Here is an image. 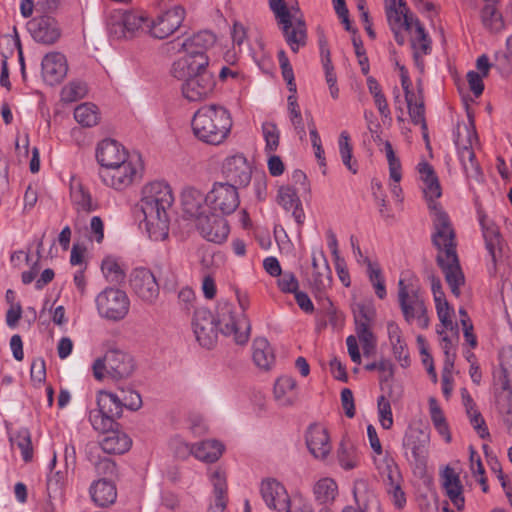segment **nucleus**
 <instances>
[{
	"instance_id": "f704fd0d",
	"label": "nucleus",
	"mask_w": 512,
	"mask_h": 512,
	"mask_svg": "<svg viewBox=\"0 0 512 512\" xmlns=\"http://www.w3.org/2000/svg\"><path fill=\"white\" fill-rule=\"evenodd\" d=\"M313 494L319 504L328 505L335 500L338 494V485L332 478H321L314 484Z\"/></svg>"
},
{
	"instance_id": "37998d69",
	"label": "nucleus",
	"mask_w": 512,
	"mask_h": 512,
	"mask_svg": "<svg viewBox=\"0 0 512 512\" xmlns=\"http://www.w3.org/2000/svg\"><path fill=\"white\" fill-rule=\"evenodd\" d=\"M437 333L441 337L440 346L443 350L445 359H444V367L445 370H452L454 368V363L456 359V351H457V343L459 340V335L455 336L454 339L450 338L444 331V329H437Z\"/></svg>"
},
{
	"instance_id": "7c9ffc66",
	"label": "nucleus",
	"mask_w": 512,
	"mask_h": 512,
	"mask_svg": "<svg viewBox=\"0 0 512 512\" xmlns=\"http://www.w3.org/2000/svg\"><path fill=\"white\" fill-rule=\"evenodd\" d=\"M210 480L213 485L214 501L210 504L208 512H225L227 506L225 473L220 469H216L211 473Z\"/></svg>"
},
{
	"instance_id": "8fccbe9b",
	"label": "nucleus",
	"mask_w": 512,
	"mask_h": 512,
	"mask_svg": "<svg viewBox=\"0 0 512 512\" xmlns=\"http://www.w3.org/2000/svg\"><path fill=\"white\" fill-rule=\"evenodd\" d=\"M87 93V84L83 81L75 80L62 88L61 99L64 102H75L84 98Z\"/></svg>"
},
{
	"instance_id": "ea45409f",
	"label": "nucleus",
	"mask_w": 512,
	"mask_h": 512,
	"mask_svg": "<svg viewBox=\"0 0 512 512\" xmlns=\"http://www.w3.org/2000/svg\"><path fill=\"white\" fill-rule=\"evenodd\" d=\"M253 361L262 369L268 370L274 362L273 350L265 338H257L253 342Z\"/></svg>"
},
{
	"instance_id": "a19ab883",
	"label": "nucleus",
	"mask_w": 512,
	"mask_h": 512,
	"mask_svg": "<svg viewBox=\"0 0 512 512\" xmlns=\"http://www.w3.org/2000/svg\"><path fill=\"white\" fill-rule=\"evenodd\" d=\"M377 469L383 478L385 487L403 482V478L400 469L390 455L386 454L382 460L376 462Z\"/></svg>"
},
{
	"instance_id": "423d86ee",
	"label": "nucleus",
	"mask_w": 512,
	"mask_h": 512,
	"mask_svg": "<svg viewBox=\"0 0 512 512\" xmlns=\"http://www.w3.org/2000/svg\"><path fill=\"white\" fill-rule=\"evenodd\" d=\"M92 370L97 380H103L105 373L112 379L120 380L133 374L135 362L130 354L119 349H109L103 357L94 361Z\"/></svg>"
},
{
	"instance_id": "4c0bfd02",
	"label": "nucleus",
	"mask_w": 512,
	"mask_h": 512,
	"mask_svg": "<svg viewBox=\"0 0 512 512\" xmlns=\"http://www.w3.org/2000/svg\"><path fill=\"white\" fill-rule=\"evenodd\" d=\"M323 259L322 267L313 271L310 284L318 295H322L332 284V271L323 251L319 252Z\"/></svg>"
},
{
	"instance_id": "dca6fc26",
	"label": "nucleus",
	"mask_w": 512,
	"mask_h": 512,
	"mask_svg": "<svg viewBox=\"0 0 512 512\" xmlns=\"http://www.w3.org/2000/svg\"><path fill=\"white\" fill-rule=\"evenodd\" d=\"M185 18V9L180 6L164 11L156 19H149L147 33L156 39H165L173 34L182 24Z\"/></svg>"
},
{
	"instance_id": "4be33fe9",
	"label": "nucleus",
	"mask_w": 512,
	"mask_h": 512,
	"mask_svg": "<svg viewBox=\"0 0 512 512\" xmlns=\"http://www.w3.org/2000/svg\"><path fill=\"white\" fill-rule=\"evenodd\" d=\"M27 29L32 38L41 44H54L61 36L58 22L51 16L33 18L27 23Z\"/></svg>"
},
{
	"instance_id": "b1692460",
	"label": "nucleus",
	"mask_w": 512,
	"mask_h": 512,
	"mask_svg": "<svg viewBox=\"0 0 512 512\" xmlns=\"http://www.w3.org/2000/svg\"><path fill=\"white\" fill-rule=\"evenodd\" d=\"M305 442L309 452L318 460H325L332 449L327 430L318 423L308 426Z\"/></svg>"
},
{
	"instance_id": "5fc2aeb1",
	"label": "nucleus",
	"mask_w": 512,
	"mask_h": 512,
	"mask_svg": "<svg viewBox=\"0 0 512 512\" xmlns=\"http://www.w3.org/2000/svg\"><path fill=\"white\" fill-rule=\"evenodd\" d=\"M413 98L414 97H410V99H405L407 102L411 121L415 125H421L422 130H427L424 103L422 100H420L419 102L415 101V103H413Z\"/></svg>"
},
{
	"instance_id": "4d7b16f0",
	"label": "nucleus",
	"mask_w": 512,
	"mask_h": 512,
	"mask_svg": "<svg viewBox=\"0 0 512 512\" xmlns=\"http://www.w3.org/2000/svg\"><path fill=\"white\" fill-rule=\"evenodd\" d=\"M73 198L79 211L89 213L97 209V204L93 202L91 194L83 187H80V189L73 194Z\"/></svg>"
},
{
	"instance_id": "052dcab7",
	"label": "nucleus",
	"mask_w": 512,
	"mask_h": 512,
	"mask_svg": "<svg viewBox=\"0 0 512 512\" xmlns=\"http://www.w3.org/2000/svg\"><path fill=\"white\" fill-rule=\"evenodd\" d=\"M94 468L99 476H103V478L106 479L107 477H112L117 473L116 463L108 457L99 458L94 462Z\"/></svg>"
},
{
	"instance_id": "de8ad7c7",
	"label": "nucleus",
	"mask_w": 512,
	"mask_h": 512,
	"mask_svg": "<svg viewBox=\"0 0 512 512\" xmlns=\"http://www.w3.org/2000/svg\"><path fill=\"white\" fill-rule=\"evenodd\" d=\"M101 270L107 279L111 283H121L125 279V272L113 257H106L101 264Z\"/></svg>"
},
{
	"instance_id": "774afa93",
	"label": "nucleus",
	"mask_w": 512,
	"mask_h": 512,
	"mask_svg": "<svg viewBox=\"0 0 512 512\" xmlns=\"http://www.w3.org/2000/svg\"><path fill=\"white\" fill-rule=\"evenodd\" d=\"M442 486L444 489L462 485L459 475L455 470L449 466H446L441 473Z\"/></svg>"
},
{
	"instance_id": "6e6d98bb",
	"label": "nucleus",
	"mask_w": 512,
	"mask_h": 512,
	"mask_svg": "<svg viewBox=\"0 0 512 512\" xmlns=\"http://www.w3.org/2000/svg\"><path fill=\"white\" fill-rule=\"evenodd\" d=\"M379 421L383 429H390L393 426V415L391 404L385 396H380L377 401Z\"/></svg>"
},
{
	"instance_id": "09e8293b",
	"label": "nucleus",
	"mask_w": 512,
	"mask_h": 512,
	"mask_svg": "<svg viewBox=\"0 0 512 512\" xmlns=\"http://www.w3.org/2000/svg\"><path fill=\"white\" fill-rule=\"evenodd\" d=\"M12 442L16 445L20 451L22 459L25 462H29L33 458V447L31 441V434L28 429L21 428L19 429L14 438H12Z\"/></svg>"
},
{
	"instance_id": "c756f323",
	"label": "nucleus",
	"mask_w": 512,
	"mask_h": 512,
	"mask_svg": "<svg viewBox=\"0 0 512 512\" xmlns=\"http://www.w3.org/2000/svg\"><path fill=\"white\" fill-rule=\"evenodd\" d=\"M160 200V210L170 209L174 202L171 187L164 181H154L145 185L142 189L141 199Z\"/></svg>"
},
{
	"instance_id": "bb28decb",
	"label": "nucleus",
	"mask_w": 512,
	"mask_h": 512,
	"mask_svg": "<svg viewBox=\"0 0 512 512\" xmlns=\"http://www.w3.org/2000/svg\"><path fill=\"white\" fill-rule=\"evenodd\" d=\"M353 496L358 512H382L379 499L366 480L354 482Z\"/></svg>"
},
{
	"instance_id": "5701e85b",
	"label": "nucleus",
	"mask_w": 512,
	"mask_h": 512,
	"mask_svg": "<svg viewBox=\"0 0 512 512\" xmlns=\"http://www.w3.org/2000/svg\"><path fill=\"white\" fill-rule=\"evenodd\" d=\"M181 204L183 213L195 223L200 217L207 214L210 210L207 194L204 195L200 190L195 187H185L181 193Z\"/></svg>"
},
{
	"instance_id": "69168bd1",
	"label": "nucleus",
	"mask_w": 512,
	"mask_h": 512,
	"mask_svg": "<svg viewBox=\"0 0 512 512\" xmlns=\"http://www.w3.org/2000/svg\"><path fill=\"white\" fill-rule=\"evenodd\" d=\"M447 497L453 504V506L458 510L462 511L465 507V498L463 495V485H458L455 487H450L444 489Z\"/></svg>"
},
{
	"instance_id": "ddd939ff",
	"label": "nucleus",
	"mask_w": 512,
	"mask_h": 512,
	"mask_svg": "<svg viewBox=\"0 0 512 512\" xmlns=\"http://www.w3.org/2000/svg\"><path fill=\"white\" fill-rule=\"evenodd\" d=\"M181 80L183 96L191 101H201L207 98L214 90L216 81L214 74L208 68L193 69Z\"/></svg>"
},
{
	"instance_id": "cd10ccee",
	"label": "nucleus",
	"mask_w": 512,
	"mask_h": 512,
	"mask_svg": "<svg viewBox=\"0 0 512 512\" xmlns=\"http://www.w3.org/2000/svg\"><path fill=\"white\" fill-rule=\"evenodd\" d=\"M89 493L92 501L99 507H107L113 504L117 498L115 484L106 478L93 481Z\"/></svg>"
},
{
	"instance_id": "c03bdc74",
	"label": "nucleus",
	"mask_w": 512,
	"mask_h": 512,
	"mask_svg": "<svg viewBox=\"0 0 512 512\" xmlns=\"http://www.w3.org/2000/svg\"><path fill=\"white\" fill-rule=\"evenodd\" d=\"M74 119L83 127H92L99 121V112L96 105L82 103L74 110Z\"/></svg>"
},
{
	"instance_id": "412c9836",
	"label": "nucleus",
	"mask_w": 512,
	"mask_h": 512,
	"mask_svg": "<svg viewBox=\"0 0 512 512\" xmlns=\"http://www.w3.org/2000/svg\"><path fill=\"white\" fill-rule=\"evenodd\" d=\"M260 493L269 509L277 512L289 511L290 497L284 485L274 478H267L261 482Z\"/></svg>"
},
{
	"instance_id": "a878e982",
	"label": "nucleus",
	"mask_w": 512,
	"mask_h": 512,
	"mask_svg": "<svg viewBox=\"0 0 512 512\" xmlns=\"http://www.w3.org/2000/svg\"><path fill=\"white\" fill-rule=\"evenodd\" d=\"M129 157L125 148L113 139L101 141L96 149V158L101 168H109L121 164V162L128 160Z\"/></svg>"
},
{
	"instance_id": "f3484780",
	"label": "nucleus",
	"mask_w": 512,
	"mask_h": 512,
	"mask_svg": "<svg viewBox=\"0 0 512 512\" xmlns=\"http://www.w3.org/2000/svg\"><path fill=\"white\" fill-rule=\"evenodd\" d=\"M274 15L277 23L281 26L284 38L294 53H297L300 47L306 45V26L304 21L298 20L295 27L292 24V16L289 9L283 7L275 8Z\"/></svg>"
},
{
	"instance_id": "680f3d73",
	"label": "nucleus",
	"mask_w": 512,
	"mask_h": 512,
	"mask_svg": "<svg viewBox=\"0 0 512 512\" xmlns=\"http://www.w3.org/2000/svg\"><path fill=\"white\" fill-rule=\"evenodd\" d=\"M387 494L391 498L397 509H402L406 504L405 492L402 489V482H398L385 487Z\"/></svg>"
},
{
	"instance_id": "4468645a",
	"label": "nucleus",
	"mask_w": 512,
	"mask_h": 512,
	"mask_svg": "<svg viewBox=\"0 0 512 512\" xmlns=\"http://www.w3.org/2000/svg\"><path fill=\"white\" fill-rule=\"evenodd\" d=\"M149 18L142 12L125 11L108 23L109 34L116 39H132L140 32L147 33Z\"/></svg>"
},
{
	"instance_id": "6e6552de",
	"label": "nucleus",
	"mask_w": 512,
	"mask_h": 512,
	"mask_svg": "<svg viewBox=\"0 0 512 512\" xmlns=\"http://www.w3.org/2000/svg\"><path fill=\"white\" fill-rule=\"evenodd\" d=\"M96 402L98 408L89 412V421L96 431L108 432L122 416L120 399L117 393L100 390Z\"/></svg>"
},
{
	"instance_id": "c85d7f7f",
	"label": "nucleus",
	"mask_w": 512,
	"mask_h": 512,
	"mask_svg": "<svg viewBox=\"0 0 512 512\" xmlns=\"http://www.w3.org/2000/svg\"><path fill=\"white\" fill-rule=\"evenodd\" d=\"M479 223L482 229L485 247L491 256L492 262L495 265L498 255L501 253V235L497 225L489 220L485 215L479 217Z\"/></svg>"
},
{
	"instance_id": "f257e3e1",
	"label": "nucleus",
	"mask_w": 512,
	"mask_h": 512,
	"mask_svg": "<svg viewBox=\"0 0 512 512\" xmlns=\"http://www.w3.org/2000/svg\"><path fill=\"white\" fill-rule=\"evenodd\" d=\"M432 243L439 251L436 261L451 293L455 297H460L461 288L465 285V276L456 252L455 233L447 213L437 212Z\"/></svg>"
},
{
	"instance_id": "3c124183",
	"label": "nucleus",
	"mask_w": 512,
	"mask_h": 512,
	"mask_svg": "<svg viewBox=\"0 0 512 512\" xmlns=\"http://www.w3.org/2000/svg\"><path fill=\"white\" fill-rule=\"evenodd\" d=\"M118 398L120 399L121 409L127 408L131 411H137L142 407V398L138 392L130 388L120 387Z\"/></svg>"
},
{
	"instance_id": "0e129e2a",
	"label": "nucleus",
	"mask_w": 512,
	"mask_h": 512,
	"mask_svg": "<svg viewBox=\"0 0 512 512\" xmlns=\"http://www.w3.org/2000/svg\"><path fill=\"white\" fill-rule=\"evenodd\" d=\"M470 419V423L473 428L476 430L477 434L480 438L485 439L489 436L488 428L485 424V420L482 417L481 413L476 409L471 411V413H467Z\"/></svg>"
},
{
	"instance_id": "20e7f679",
	"label": "nucleus",
	"mask_w": 512,
	"mask_h": 512,
	"mask_svg": "<svg viewBox=\"0 0 512 512\" xmlns=\"http://www.w3.org/2000/svg\"><path fill=\"white\" fill-rule=\"evenodd\" d=\"M398 303L404 320L408 324L416 323L421 329L429 326V316L426 306L425 293L413 283L398 282Z\"/></svg>"
},
{
	"instance_id": "7ed1b4c3",
	"label": "nucleus",
	"mask_w": 512,
	"mask_h": 512,
	"mask_svg": "<svg viewBox=\"0 0 512 512\" xmlns=\"http://www.w3.org/2000/svg\"><path fill=\"white\" fill-rule=\"evenodd\" d=\"M215 42L216 36L208 30L199 31L186 38L178 49V52H184L185 55L172 63L171 75L176 79H182L188 74L189 69L208 68L210 60L207 51Z\"/></svg>"
},
{
	"instance_id": "a18cd8bd",
	"label": "nucleus",
	"mask_w": 512,
	"mask_h": 512,
	"mask_svg": "<svg viewBox=\"0 0 512 512\" xmlns=\"http://www.w3.org/2000/svg\"><path fill=\"white\" fill-rule=\"evenodd\" d=\"M339 154L343 164L349 171L356 174L358 171V165L356 161H352V144L350 142V135L347 131H342L338 139Z\"/></svg>"
},
{
	"instance_id": "13d9d810",
	"label": "nucleus",
	"mask_w": 512,
	"mask_h": 512,
	"mask_svg": "<svg viewBox=\"0 0 512 512\" xmlns=\"http://www.w3.org/2000/svg\"><path fill=\"white\" fill-rule=\"evenodd\" d=\"M170 448L174 455L179 459H186L190 455L194 456V444L190 445L180 436H176L170 440Z\"/></svg>"
},
{
	"instance_id": "49530a36",
	"label": "nucleus",
	"mask_w": 512,
	"mask_h": 512,
	"mask_svg": "<svg viewBox=\"0 0 512 512\" xmlns=\"http://www.w3.org/2000/svg\"><path fill=\"white\" fill-rule=\"evenodd\" d=\"M423 192H424L425 198L428 201V207L433 214V222H434L438 211H440L442 213H446L445 211H443L441 209L439 204L435 201V199L439 198L442 195V189H441L438 177L433 178V180L424 183Z\"/></svg>"
},
{
	"instance_id": "1a4fd4ad",
	"label": "nucleus",
	"mask_w": 512,
	"mask_h": 512,
	"mask_svg": "<svg viewBox=\"0 0 512 512\" xmlns=\"http://www.w3.org/2000/svg\"><path fill=\"white\" fill-rule=\"evenodd\" d=\"M143 169L140 155H131L128 160L111 166L101 168L99 176L102 182L115 190H123L130 186L134 180L140 177Z\"/></svg>"
},
{
	"instance_id": "39448f33",
	"label": "nucleus",
	"mask_w": 512,
	"mask_h": 512,
	"mask_svg": "<svg viewBox=\"0 0 512 512\" xmlns=\"http://www.w3.org/2000/svg\"><path fill=\"white\" fill-rule=\"evenodd\" d=\"M215 322L224 336H232L237 344H245L250 335V323L242 311L229 301L221 300L217 304Z\"/></svg>"
},
{
	"instance_id": "e2e57ef3",
	"label": "nucleus",
	"mask_w": 512,
	"mask_h": 512,
	"mask_svg": "<svg viewBox=\"0 0 512 512\" xmlns=\"http://www.w3.org/2000/svg\"><path fill=\"white\" fill-rule=\"evenodd\" d=\"M298 280L292 272H284L279 275L278 287L284 293H295L298 290Z\"/></svg>"
},
{
	"instance_id": "9b49d317",
	"label": "nucleus",
	"mask_w": 512,
	"mask_h": 512,
	"mask_svg": "<svg viewBox=\"0 0 512 512\" xmlns=\"http://www.w3.org/2000/svg\"><path fill=\"white\" fill-rule=\"evenodd\" d=\"M96 308L101 318L120 321L126 317L130 308V299L125 291L107 287L95 299Z\"/></svg>"
},
{
	"instance_id": "2eb2a0df",
	"label": "nucleus",
	"mask_w": 512,
	"mask_h": 512,
	"mask_svg": "<svg viewBox=\"0 0 512 512\" xmlns=\"http://www.w3.org/2000/svg\"><path fill=\"white\" fill-rule=\"evenodd\" d=\"M238 188L226 182H215L207 193L210 210L219 211L223 215L233 213L239 206Z\"/></svg>"
},
{
	"instance_id": "393cba45",
	"label": "nucleus",
	"mask_w": 512,
	"mask_h": 512,
	"mask_svg": "<svg viewBox=\"0 0 512 512\" xmlns=\"http://www.w3.org/2000/svg\"><path fill=\"white\" fill-rule=\"evenodd\" d=\"M41 67L44 81L51 86L59 84L68 71L66 57L60 52L46 54L42 60Z\"/></svg>"
},
{
	"instance_id": "a211bd4d",
	"label": "nucleus",
	"mask_w": 512,
	"mask_h": 512,
	"mask_svg": "<svg viewBox=\"0 0 512 512\" xmlns=\"http://www.w3.org/2000/svg\"><path fill=\"white\" fill-rule=\"evenodd\" d=\"M192 328L198 343L207 349H211L216 343L218 327L215 317L206 308H198L194 312Z\"/></svg>"
},
{
	"instance_id": "58836bf2",
	"label": "nucleus",
	"mask_w": 512,
	"mask_h": 512,
	"mask_svg": "<svg viewBox=\"0 0 512 512\" xmlns=\"http://www.w3.org/2000/svg\"><path fill=\"white\" fill-rule=\"evenodd\" d=\"M411 47L417 63L420 57L431 52V38L419 20H415V35L411 39Z\"/></svg>"
},
{
	"instance_id": "f8f14e48",
	"label": "nucleus",
	"mask_w": 512,
	"mask_h": 512,
	"mask_svg": "<svg viewBox=\"0 0 512 512\" xmlns=\"http://www.w3.org/2000/svg\"><path fill=\"white\" fill-rule=\"evenodd\" d=\"M159 202L160 200L152 198L140 200L146 231L149 238L154 241H163L169 234V209L161 211Z\"/></svg>"
},
{
	"instance_id": "aec40b11",
	"label": "nucleus",
	"mask_w": 512,
	"mask_h": 512,
	"mask_svg": "<svg viewBox=\"0 0 512 512\" xmlns=\"http://www.w3.org/2000/svg\"><path fill=\"white\" fill-rule=\"evenodd\" d=\"M195 224L201 236L209 242L221 244L229 235L227 220L212 211L200 217Z\"/></svg>"
},
{
	"instance_id": "0eeeda50",
	"label": "nucleus",
	"mask_w": 512,
	"mask_h": 512,
	"mask_svg": "<svg viewBox=\"0 0 512 512\" xmlns=\"http://www.w3.org/2000/svg\"><path fill=\"white\" fill-rule=\"evenodd\" d=\"M430 433L421 425L407 427L402 440L404 456L409 464L418 470H424L429 456Z\"/></svg>"
},
{
	"instance_id": "9d476101",
	"label": "nucleus",
	"mask_w": 512,
	"mask_h": 512,
	"mask_svg": "<svg viewBox=\"0 0 512 512\" xmlns=\"http://www.w3.org/2000/svg\"><path fill=\"white\" fill-rule=\"evenodd\" d=\"M132 295L145 305H154L160 296V285L151 269L136 267L128 276Z\"/></svg>"
},
{
	"instance_id": "e433bc0d",
	"label": "nucleus",
	"mask_w": 512,
	"mask_h": 512,
	"mask_svg": "<svg viewBox=\"0 0 512 512\" xmlns=\"http://www.w3.org/2000/svg\"><path fill=\"white\" fill-rule=\"evenodd\" d=\"M339 465L345 470H352L359 465L360 455L355 445L347 438H343L337 450Z\"/></svg>"
},
{
	"instance_id": "79ce46f5",
	"label": "nucleus",
	"mask_w": 512,
	"mask_h": 512,
	"mask_svg": "<svg viewBox=\"0 0 512 512\" xmlns=\"http://www.w3.org/2000/svg\"><path fill=\"white\" fill-rule=\"evenodd\" d=\"M481 21L485 28L491 32H499L504 28L502 14L494 3H487L481 10Z\"/></svg>"
},
{
	"instance_id": "864d4df0",
	"label": "nucleus",
	"mask_w": 512,
	"mask_h": 512,
	"mask_svg": "<svg viewBox=\"0 0 512 512\" xmlns=\"http://www.w3.org/2000/svg\"><path fill=\"white\" fill-rule=\"evenodd\" d=\"M277 202L283 209L290 211L300 201L297 192L290 186H281L278 189Z\"/></svg>"
},
{
	"instance_id": "bf43d9fd",
	"label": "nucleus",
	"mask_w": 512,
	"mask_h": 512,
	"mask_svg": "<svg viewBox=\"0 0 512 512\" xmlns=\"http://www.w3.org/2000/svg\"><path fill=\"white\" fill-rule=\"evenodd\" d=\"M354 322H373L375 309L373 305L366 303H356L353 308Z\"/></svg>"
},
{
	"instance_id": "2f4dec72",
	"label": "nucleus",
	"mask_w": 512,
	"mask_h": 512,
	"mask_svg": "<svg viewBox=\"0 0 512 512\" xmlns=\"http://www.w3.org/2000/svg\"><path fill=\"white\" fill-rule=\"evenodd\" d=\"M106 433L107 435L100 442L103 452L107 454H123L130 449L132 440L126 433L114 431L113 429Z\"/></svg>"
},
{
	"instance_id": "6ab92c4d",
	"label": "nucleus",
	"mask_w": 512,
	"mask_h": 512,
	"mask_svg": "<svg viewBox=\"0 0 512 512\" xmlns=\"http://www.w3.org/2000/svg\"><path fill=\"white\" fill-rule=\"evenodd\" d=\"M222 174L226 183L235 187H246L252 177V167L243 154H235L227 157L222 164Z\"/></svg>"
},
{
	"instance_id": "f03ea898",
	"label": "nucleus",
	"mask_w": 512,
	"mask_h": 512,
	"mask_svg": "<svg viewBox=\"0 0 512 512\" xmlns=\"http://www.w3.org/2000/svg\"><path fill=\"white\" fill-rule=\"evenodd\" d=\"M194 135L202 142L219 145L229 135L232 128L230 112L217 104L200 107L192 118Z\"/></svg>"
},
{
	"instance_id": "c9c22d12",
	"label": "nucleus",
	"mask_w": 512,
	"mask_h": 512,
	"mask_svg": "<svg viewBox=\"0 0 512 512\" xmlns=\"http://www.w3.org/2000/svg\"><path fill=\"white\" fill-rule=\"evenodd\" d=\"M458 157L466 176L480 182L482 180V172L472 147L467 145L459 147Z\"/></svg>"
},
{
	"instance_id": "473e14b6",
	"label": "nucleus",
	"mask_w": 512,
	"mask_h": 512,
	"mask_svg": "<svg viewBox=\"0 0 512 512\" xmlns=\"http://www.w3.org/2000/svg\"><path fill=\"white\" fill-rule=\"evenodd\" d=\"M296 381L289 376H283L277 379L274 385V397L279 405L291 406L294 404Z\"/></svg>"
},
{
	"instance_id": "338daca9",
	"label": "nucleus",
	"mask_w": 512,
	"mask_h": 512,
	"mask_svg": "<svg viewBox=\"0 0 512 512\" xmlns=\"http://www.w3.org/2000/svg\"><path fill=\"white\" fill-rule=\"evenodd\" d=\"M30 375L33 381H37L39 383L45 381L46 379V366L45 361L42 358L34 359L31 363Z\"/></svg>"
},
{
	"instance_id": "603ef678",
	"label": "nucleus",
	"mask_w": 512,
	"mask_h": 512,
	"mask_svg": "<svg viewBox=\"0 0 512 512\" xmlns=\"http://www.w3.org/2000/svg\"><path fill=\"white\" fill-rule=\"evenodd\" d=\"M262 133L265 139V152L271 154L276 151L279 146V130L276 124L272 122H264L262 124Z\"/></svg>"
},
{
	"instance_id": "72a5a7b5",
	"label": "nucleus",
	"mask_w": 512,
	"mask_h": 512,
	"mask_svg": "<svg viewBox=\"0 0 512 512\" xmlns=\"http://www.w3.org/2000/svg\"><path fill=\"white\" fill-rule=\"evenodd\" d=\"M223 451V444L217 440H205L194 444V457L203 462L217 461Z\"/></svg>"
}]
</instances>
